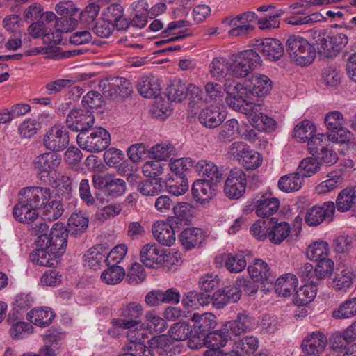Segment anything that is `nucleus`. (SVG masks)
Segmentation results:
<instances>
[{"label": "nucleus", "mask_w": 356, "mask_h": 356, "mask_svg": "<svg viewBox=\"0 0 356 356\" xmlns=\"http://www.w3.org/2000/svg\"><path fill=\"white\" fill-rule=\"evenodd\" d=\"M343 116L341 112L333 111L327 113L324 118V122L327 129V136L343 127Z\"/></svg>", "instance_id": "60"}, {"label": "nucleus", "mask_w": 356, "mask_h": 356, "mask_svg": "<svg viewBox=\"0 0 356 356\" xmlns=\"http://www.w3.org/2000/svg\"><path fill=\"white\" fill-rule=\"evenodd\" d=\"M68 234L66 226L58 222L54 225L49 234L38 236L35 243L38 248H46L55 257H60L65 252Z\"/></svg>", "instance_id": "3"}, {"label": "nucleus", "mask_w": 356, "mask_h": 356, "mask_svg": "<svg viewBox=\"0 0 356 356\" xmlns=\"http://www.w3.org/2000/svg\"><path fill=\"white\" fill-rule=\"evenodd\" d=\"M24 202V197L22 196L19 202L15 205L13 214L17 221L23 223H30L37 219L38 212L33 207H31L28 204L29 202Z\"/></svg>", "instance_id": "28"}, {"label": "nucleus", "mask_w": 356, "mask_h": 356, "mask_svg": "<svg viewBox=\"0 0 356 356\" xmlns=\"http://www.w3.org/2000/svg\"><path fill=\"white\" fill-rule=\"evenodd\" d=\"M204 239V232L197 227H186L178 235V240L185 250L189 251L201 245Z\"/></svg>", "instance_id": "19"}, {"label": "nucleus", "mask_w": 356, "mask_h": 356, "mask_svg": "<svg viewBox=\"0 0 356 356\" xmlns=\"http://www.w3.org/2000/svg\"><path fill=\"white\" fill-rule=\"evenodd\" d=\"M54 316V313L49 307L33 309L28 313L29 321L42 327L48 326Z\"/></svg>", "instance_id": "39"}, {"label": "nucleus", "mask_w": 356, "mask_h": 356, "mask_svg": "<svg viewBox=\"0 0 356 356\" xmlns=\"http://www.w3.org/2000/svg\"><path fill=\"white\" fill-rule=\"evenodd\" d=\"M328 179L322 181L316 187L318 193H326L337 188L343 181V173L341 171L331 172L327 175Z\"/></svg>", "instance_id": "55"}, {"label": "nucleus", "mask_w": 356, "mask_h": 356, "mask_svg": "<svg viewBox=\"0 0 356 356\" xmlns=\"http://www.w3.org/2000/svg\"><path fill=\"white\" fill-rule=\"evenodd\" d=\"M143 313V306L137 302H130L121 308L120 316L122 319L113 321L115 325L121 328L136 327L139 325L142 327L145 323L140 320Z\"/></svg>", "instance_id": "6"}, {"label": "nucleus", "mask_w": 356, "mask_h": 356, "mask_svg": "<svg viewBox=\"0 0 356 356\" xmlns=\"http://www.w3.org/2000/svg\"><path fill=\"white\" fill-rule=\"evenodd\" d=\"M224 90L227 92L228 96H234L240 100H244L247 106L253 104L251 101L248 100V93L249 90L248 88V81L245 82V86L235 81L231 83L227 82L225 84Z\"/></svg>", "instance_id": "48"}, {"label": "nucleus", "mask_w": 356, "mask_h": 356, "mask_svg": "<svg viewBox=\"0 0 356 356\" xmlns=\"http://www.w3.org/2000/svg\"><path fill=\"white\" fill-rule=\"evenodd\" d=\"M258 49L270 60H278L284 54V47L281 42L274 38H264L258 44Z\"/></svg>", "instance_id": "27"}, {"label": "nucleus", "mask_w": 356, "mask_h": 356, "mask_svg": "<svg viewBox=\"0 0 356 356\" xmlns=\"http://www.w3.org/2000/svg\"><path fill=\"white\" fill-rule=\"evenodd\" d=\"M69 134L66 128L54 125L46 134L43 143L47 149L52 152L62 151L69 145Z\"/></svg>", "instance_id": "9"}, {"label": "nucleus", "mask_w": 356, "mask_h": 356, "mask_svg": "<svg viewBox=\"0 0 356 356\" xmlns=\"http://www.w3.org/2000/svg\"><path fill=\"white\" fill-rule=\"evenodd\" d=\"M175 151V147L172 144L161 143L152 146L148 152L152 154L153 159L159 161H165L174 154Z\"/></svg>", "instance_id": "61"}, {"label": "nucleus", "mask_w": 356, "mask_h": 356, "mask_svg": "<svg viewBox=\"0 0 356 356\" xmlns=\"http://www.w3.org/2000/svg\"><path fill=\"white\" fill-rule=\"evenodd\" d=\"M321 163L315 158L307 157L304 159L299 164L297 172L305 177H309L320 170Z\"/></svg>", "instance_id": "59"}, {"label": "nucleus", "mask_w": 356, "mask_h": 356, "mask_svg": "<svg viewBox=\"0 0 356 356\" xmlns=\"http://www.w3.org/2000/svg\"><path fill=\"white\" fill-rule=\"evenodd\" d=\"M298 279L296 275L287 273L277 279L275 283V291L279 296H290L297 287Z\"/></svg>", "instance_id": "31"}, {"label": "nucleus", "mask_w": 356, "mask_h": 356, "mask_svg": "<svg viewBox=\"0 0 356 356\" xmlns=\"http://www.w3.org/2000/svg\"><path fill=\"white\" fill-rule=\"evenodd\" d=\"M198 118L204 127L213 129L220 125L225 117L220 108L211 106L202 109L199 113Z\"/></svg>", "instance_id": "25"}, {"label": "nucleus", "mask_w": 356, "mask_h": 356, "mask_svg": "<svg viewBox=\"0 0 356 356\" xmlns=\"http://www.w3.org/2000/svg\"><path fill=\"white\" fill-rule=\"evenodd\" d=\"M46 248H38L30 254V259L33 263L44 266H54L58 264V259Z\"/></svg>", "instance_id": "43"}, {"label": "nucleus", "mask_w": 356, "mask_h": 356, "mask_svg": "<svg viewBox=\"0 0 356 356\" xmlns=\"http://www.w3.org/2000/svg\"><path fill=\"white\" fill-rule=\"evenodd\" d=\"M106 265L108 268L101 274L102 280L104 283L111 285L120 283L126 275L124 269L118 265H115V264H106Z\"/></svg>", "instance_id": "44"}, {"label": "nucleus", "mask_w": 356, "mask_h": 356, "mask_svg": "<svg viewBox=\"0 0 356 356\" xmlns=\"http://www.w3.org/2000/svg\"><path fill=\"white\" fill-rule=\"evenodd\" d=\"M286 51L291 60L300 66L310 65L316 56L313 45L299 35H291L288 38Z\"/></svg>", "instance_id": "2"}, {"label": "nucleus", "mask_w": 356, "mask_h": 356, "mask_svg": "<svg viewBox=\"0 0 356 356\" xmlns=\"http://www.w3.org/2000/svg\"><path fill=\"white\" fill-rule=\"evenodd\" d=\"M356 279V275L350 268H345L337 273L333 280V287L343 292L350 289Z\"/></svg>", "instance_id": "41"}, {"label": "nucleus", "mask_w": 356, "mask_h": 356, "mask_svg": "<svg viewBox=\"0 0 356 356\" xmlns=\"http://www.w3.org/2000/svg\"><path fill=\"white\" fill-rule=\"evenodd\" d=\"M279 206L278 199L262 195L256 202L255 212L258 216L266 218L274 214L278 210Z\"/></svg>", "instance_id": "34"}, {"label": "nucleus", "mask_w": 356, "mask_h": 356, "mask_svg": "<svg viewBox=\"0 0 356 356\" xmlns=\"http://www.w3.org/2000/svg\"><path fill=\"white\" fill-rule=\"evenodd\" d=\"M194 339L205 338L216 326V317L211 313L199 314L194 313L192 316Z\"/></svg>", "instance_id": "14"}, {"label": "nucleus", "mask_w": 356, "mask_h": 356, "mask_svg": "<svg viewBox=\"0 0 356 356\" xmlns=\"http://www.w3.org/2000/svg\"><path fill=\"white\" fill-rule=\"evenodd\" d=\"M239 134L238 122L235 119L227 120L221 127L220 139L224 141H231Z\"/></svg>", "instance_id": "63"}, {"label": "nucleus", "mask_w": 356, "mask_h": 356, "mask_svg": "<svg viewBox=\"0 0 356 356\" xmlns=\"http://www.w3.org/2000/svg\"><path fill=\"white\" fill-rule=\"evenodd\" d=\"M76 140L82 149L98 153L106 149L111 140L110 134L106 129L97 127L88 131L79 134Z\"/></svg>", "instance_id": "4"}, {"label": "nucleus", "mask_w": 356, "mask_h": 356, "mask_svg": "<svg viewBox=\"0 0 356 356\" xmlns=\"http://www.w3.org/2000/svg\"><path fill=\"white\" fill-rule=\"evenodd\" d=\"M248 271L253 280L273 285L275 277L268 264L262 259H256L252 265L248 266Z\"/></svg>", "instance_id": "23"}, {"label": "nucleus", "mask_w": 356, "mask_h": 356, "mask_svg": "<svg viewBox=\"0 0 356 356\" xmlns=\"http://www.w3.org/2000/svg\"><path fill=\"white\" fill-rule=\"evenodd\" d=\"M356 316V298H349L332 311L335 319H346Z\"/></svg>", "instance_id": "54"}, {"label": "nucleus", "mask_w": 356, "mask_h": 356, "mask_svg": "<svg viewBox=\"0 0 356 356\" xmlns=\"http://www.w3.org/2000/svg\"><path fill=\"white\" fill-rule=\"evenodd\" d=\"M334 205L339 212H346L351 209L356 212V190L350 188L342 190L339 193Z\"/></svg>", "instance_id": "30"}, {"label": "nucleus", "mask_w": 356, "mask_h": 356, "mask_svg": "<svg viewBox=\"0 0 356 356\" xmlns=\"http://www.w3.org/2000/svg\"><path fill=\"white\" fill-rule=\"evenodd\" d=\"M303 181L301 175L296 172L281 177L277 185L282 191L291 193L300 189Z\"/></svg>", "instance_id": "42"}, {"label": "nucleus", "mask_w": 356, "mask_h": 356, "mask_svg": "<svg viewBox=\"0 0 356 356\" xmlns=\"http://www.w3.org/2000/svg\"><path fill=\"white\" fill-rule=\"evenodd\" d=\"M132 88L131 83L124 77H114L109 83V91L111 96L127 97L132 92Z\"/></svg>", "instance_id": "50"}, {"label": "nucleus", "mask_w": 356, "mask_h": 356, "mask_svg": "<svg viewBox=\"0 0 356 356\" xmlns=\"http://www.w3.org/2000/svg\"><path fill=\"white\" fill-rule=\"evenodd\" d=\"M327 138L330 141L346 145L349 149L356 148V141L353 134L343 127L335 131L334 133L328 134Z\"/></svg>", "instance_id": "49"}, {"label": "nucleus", "mask_w": 356, "mask_h": 356, "mask_svg": "<svg viewBox=\"0 0 356 356\" xmlns=\"http://www.w3.org/2000/svg\"><path fill=\"white\" fill-rule=\"evenodd\" d=\"M108 248L103 245L91 248L85 255L87 265L91 268H99L102 264H107Z\"/></svg>", "instance_id": "36"}, {"label": "nucleus", "mask_w": 356, "mask_h": 356, "mask_svg": "<svg viewBox=\"0 0 356 356\" xmlns=\"http://www.w3.org/2000/svg\"><path fill=\"white\" fill-rule=\"evenodd\" d=\"M138 92L145 98L158 97L161 93V85L157 77L153 75L143 76L137 83Z\"/></svg>", "instance_id": "26"}, {"label": "nucleus", "mask_w": 356, "mask_h": 356, "mask_svg": "<svg viewBox=\"0 0 356 356\" xmlns=\"http://www.w3.org/2000/svg\"><path fill=\"white\" fill-rule=\"evenodd\" d=\"M254 319L246 312L238 313L235 320L227 322L224 329L236 336L250 331L254 325Z\"/></svg>", "instance_id": "20"}, {"label": "nucleus", "mask_w": 356, "mask_h": 356, "mask_svg": "<svg viewBox=\"0 0 356 356\" xmlns=\"http://www.w3.org/2000/svg\"><path fill=\"white\" fill-rule=\"evenodd\" d=\"M24 202H29L31 207L40 210L52 197V191L48 187H26L20 191Z\"/></svg>", "instance_id": "10"}, {"label": "nucleus", "mask_w": 356, "mask_h": 356, "mask_svg": "<svg viewBox=\"0 0 356 356\" xmlns=\"http://www.w3.org/2000/svg\"><path fill=\"white\" fill-rule=\"evenodd\" d=\"M78 10L70 3L60 2L58 3L56 6V11L63 17L56 20L57 26H60L59 24H60L61 25H67L74 28L76 25L77 21L71 17L74 15Z\"/></svg>", "instance_id": "35"}, {"label": "nucleus", "mask_w": 356, "mask_h": 356, "mask_svg": "<svg viewBox=\"0 0 356 356\" xmlns=\"http://www.w3.org/2000/svg\"><path fill=\"white\" fill-rule=\"evenodd\" d=\"M329 250V245L326 241H318L308 246L307 257L310 260L321 261L328 257Z\"/></svg>", "instance_id": "53"}, {"label": "nucleus", "mask_w": 356, "mask_h": 356, "mask_svg": "<svg viewBox=\"0 0 356 356\" xmlns=\"http://www.w3.org/2000/svg\"><path fill=\"white\" fill-rule=\"evenodd\" d=\"M172 211L174 216L168 218V221L172 225L186 226L191 224L193 217V207L188 202H177L175 204Z\"/></svg>", "instance_id": "17"}, {"label": "nucleus", "mask_w": 356, "mask_h": 356, "mask_svg": "<svg viewBox=\"0 0 356 356\" xmlns=\"http://www.w3.org/2000/svg\"><path fill=\"white\" fill-rule=\"evenodd\" d=\"M163 182L165 183L167 191L175 196L184 195L188 189V182L186 175H170Z\"/></svg>", "instance_id": "38"}, {"label": "nucleus", "mask_w": 356, "mask_h": 356, "mask_svg": "<svg viewBox=\"0 0 356 356\" xmlns=\"http://www.w3.org/2000/svg\"><path fill=\"white\" fill-rule=\"evenodd\" d=\"M318 284H304L293 296V302L298 306L306 305L311 302L316 296Z\"/></svg>", "instance_id": "45"}, {"label": "nucleus", "mask_w": 356, "mask_h": 356, "mask_svg": "<svg viewBox=\"0 0 356 356\" xmlns=\"http://www.w3.org/2000/svg\"><path fill=\"white\" fill-rule=\"evenodd\" d=\"M145 277L143 266L138 263H134L128 270L127 280L129 284L136 285L143 282Z\"/></svg>", "instance_id": "64"}, {"label": "nucleus", "mask_w": 356, "mask_h": 356, "mask_svg": "<svg viewBox=\"0 0 356 356\" xmlns=\"http://www.w3.org/2000/svg\"><path fill=\"white\" fill-rule=\"evenodd\" d=\"M145 323L143 327H147L149 330H154L155 332L161 333L164 332L168 325L165 321L157 315L155 311H148L145 316Z\"/></svg>", "instance_id": "57"}, {"label": "nucleus", "mask_w": 356, "mask_h": 356, "mask_svg": "<svg viewBox=\"0 0 356 356\" xmlns=\"http://www.w3.org/2000/svg\"><path fill=\"white\" fill-rule=\"evenodd\" d=\"M335 211L334 203L325 202L321 206L309 208L305 216V221L309 226H317L327 218H330Z\"/></svg>", "instance_id": "13"}, {"label": "nucleus", "mask_w": 356, "mask_h": 356, "mask_svg": "<svg viewBox=\"0 0 356 356\" xmlns=\"http://www.w3.org/2000/svg\"><path fill=\"white\" fill-rule=\"evenodd\" d=\"M61 161V156L56 152H47L37 156L33 166L37 170L39 179L46 181L51 172L60 164Z\"/></svg>", "instance_id": "11"}, {"label": "nucleus", "mask_w": 356, "mask_h": 356, "mask_svg": "<svg viewBox=\"0 0 356 356\" xmlns=\"http://www.w3.org/2000/svg\"><path fill=\"white\" fill-rule=\"evenodd\" d=\"M194 169L200 176L207 177L216 183L220 181L222 179V174L218 167L210 161L200 160L194 164Z\"/></svg>", "instance_id": "32"}, {"label": "nucleus", "mask_w": 356, "mask_h": 356, "mask_svg": "<svg viewBox=\"0 0 356 356\" xmlns=\"http://www.w3.org/2000/svg\"><path fill=\"white\" fill-rule=\"evenodd\" d=\"M272 81L264 74H253L248 81L249 93L257 97H263L272 89Z\"/></svg>", "instance_id": "21"}, {"label": "nucleus", "mask_w": 356, "mask_h": 356, "mask_svg": "<svg viewBox=\"0 0 356 356\" xmlns=\"http://www.w3.org/2000/svg\"><path fill=\"white\" fill-rule=\"evenodd\" d=\"M192 194L194 200L201 204H204L211 200L213 195L209 180H197L192 186Z\"/></svg>", "instance_id": "33"}, {"label": "nucleus", "mask_w": 356, "mask_h": 356, "mask_svg": "<svg viewBox=\"0 0 356 356\" xmlns=\"http://www.w3.org/2000/svg\"><path fill=\"white\" fill-rule=\"evenodd\" d=\"M271 218L257 220L250 228L252 236L259 241L270 240Z\"/></svg>", "instance_id": "46"}, {"label": "nucleus", "mask_w": 356, "mask_h": 356, "mask_svg": "<svg viewBox=\"0 0 356 356\" xmlns=\"http://www.w3.org/2000/svg\"><path fill=\"white\" fill-rule=\"evenodd\" d=\"M225 267L233 273H238L243 270L247 265L245 256L243 252L236 254H228L225 255Z\"/></svg>", "instance_id": "56"}, {"label": "nucleus", "mask_w": 356, "mask_h": 356, "mask_svg": "<svg viewBox=\"0 0 356 356\" xmlns=\"http://www.w3.org/2000/svg\"><path fill=\"white\" fill-rule=\"evenodd\" d=\"M315 124L309 120H305L298 123L293 132V138L298 142L305 143L316 133Z\"/></svg>", "instance_id": "47"}, {"label": "nucleus", "mask_w": 356, "mask_h": 356, "mask_svg": "<svg viewBox=\"0 0 356 356\" xmlns=\"http://www.w3.org/2000/svg\"><path fill=\"white\" fill-rule=\"evenodd\" d=\"M94 124L95 117L89 111L72 110L66 118L67 127L79 134L90 131Z\"/></svg>", "instance_id": "7"}, {"label": "nucleus", "mask_w": 356, "mask_h": 356, "mask_svg": "<svg viewBox=\"0 0 356 356\" xmlns=\"http://www.w3.org/2000/svg\"><path fill=\"white\" fill-rule=\"evenodd\" d=\"M229 337V330L224 329L212 330L203 340L209 348L208 350H222V348L225 346Z\"/></svg>", "instance_id": "37"}, {"label": "nucleus", "mask_w": 356, "mask_h": 356, "mask_svg": "<svg viewBox=\"0 0 356 356\" xmlns=\"http://www.w3.org/2000/svg\"><path fill=\"white\" fill-rule=\"evenodd\" d=\"M88 224V216L80 210H76L68 218L66 227L70 236L78 237L87 231Z\"/></svg>", "instance_id": "22"}, {"label": "nucleus", "mask_w": 356, "mask_h": 356, "mask_svg": "<svg viewBox=\"0 0 356 356\" xmlns=\"http://www.w3.org/2000/svg\"><path fill=\"white\" fill-rule=\"evenodd\" d=\"M241 297V291L235 282L234 285L225 286L213 293V306L217 309H222L230 302H236Z\"/></svg>", "instance_id": "18"}, {"label": "nucleus", "mask_w": 356, "mask_h": 356, "mask_svg": "<svg viewBox=\"0 0 356 356\" xmlns=\"http://www.w3.org/2000/svg\"><path fill=\"white\" fill-rule=\"evenodd\" d=\"M170 338L175 341H185L191 339L193 341L195 340L192 326L185 321H179L174 323L168 332Z\"/></svg>", "instance_id": "40"}, {"label": "nucleus", "mask_w": 356, "mask_h": 356, "mask_svg": "<svg viewBox=\"0 0 356 356\" xmlns=\"http://www.w3.org/2000/svg\"><path fill=\"white\" fill-rule=\"evenodd\" d=\"M92 184L97 189H104L108 197L114 198L122 195L126 191V182L124 180L116 178L114 175L99 173L92 176Z\"/></svg>", "instance_id": "5"}, {"label": "nucleus", "mask_w": 356, "mask_h": 356, "mask_svg": "<svg viewBox=\"0 0 356 356\" xmlns=\"http://www.w3.org/2000/svg\"><path fill=\"white\" fill-rule=\"evenodd\" d=\"M270 241L275 245L282 243L291 234L289 223L285 221L278 222L276 218H271Z\"/></svg>", "instance_id": "29"}, {"label": "nucleus", "mask_w": 356, "mask_h": 356, "mask_svg": "<svg viewBox=\"0 0 356 356\" xmlns=\"http://www.w3.org/2000/svg\"><path fill=\"white\" fill-rule=\"evenodd\" d=\"M163 188L161 178H152L140 182L137 190L143 195L154 196L159 194Z\"/></svg>", "instance_id": "51"}, {"label": "nucleus", "mask_w": 356, "mask_h": 356, "mask_svg": "<svg viewBox=\"0 0 356 356\" xmlns=\"http://www.w3.org/2000/svg\"><path fill=\"white\" fill-rule=\"evenodd\" d=\"M246 176L241 168H233L225 181L224 192L231 199H238L245 191Z\"/></svg>", "instance_id": "8"}, {"label": "nucleus", "mask_w": 356, "mask_h": 356, "mask_svg": "<svg viewBox=\"0 0 356 356\" xmlns=\"http://www.w3.org/2000/svg\"><path fill=\"white\" fill-rule=\"evenodd\" d=\"M45 220L54 221L60 218L64 211L63 204L58 200H49L40 209Z\"/></svg>", "instance_id": "58"}, {"label": "nucleus", "mask_w": 356, "mask_h": 356, "mask_svg": "<svg viewBox=\"0 0 356 356\" xmlns=\"http://www.w3.org/2000/svg\"><path fill=\"white\" fill-rule=\"evenodd\" d=\"M260 104H254L253 106V111L250 114L249 119L250 122L255 128L260 131H266L272 132L277 128L276 121L266 115L260 112Z\"/></svg>", "instance_id": "24"}, {"label": "nucleus", "mask_w": 356, "mask_h": 356, "mask_svg": "<svg viewBox=\"0 0 356 356\" xmlns=\"http://www.w3.org/2000/svg\"><path fill=\"white\" fill-rule=\"evenodd\" d=\"M231 63L222 57L214 58L210 65L213 77L223 78L227 73L237 78H244L262 65L259 54L253 49L240 51L231 56Z\"/></svg>", "instance_id": "1"}, {"label": "nucleus", "mask_w": 356, "mask_h": 356, "mask_svg": "<svg viewBox=\"0 0 356 356\" xmlns=\"http://www.w3.org/2000/svg\"><path fill=\"white\" fill-rule=\"evenodd\" d=\"M140 260L147 268H156L168 261V255L163 248L156 244H147L140 250Z\"/></svg>", "instance_id": "15"}, {"label": "nucleus", "mask_w": 356, "mask_h": 356, "mask_svg": "<svg viewBox=\"0 0 356 356\" xmlns=\"http://www.w3.org/2000/svg\"><path fill=\"white\" fill-rule=\"evenodd\" d=\"M188 87L180 79L174 80L167 88L166 94L171 102H181L187 96Z\"/></svg>", "instance_id": "52"}, {"label": "nucleus", "mask_w": 356, "mask_h": 356, "mask_svg": "<svg viewBox=\"0 0 356 356\" xmlns=\"http://www.w3.org/2000/svg\"><path fill=\"white\" fill-rule=\"evenodd\" d=\"M179 228L176 225H172L168 221H157L154 222L152 227V232L155 239L165 246L172 245L175 241V229Z\"/></svg>", "instance_id": "16"}, {"label": "nucleus", "mask_w": 356, "mask_h": 356, "mask_svg": "<svg viewBox=\"0 0 356 356\" xmlns=\"http://www.w3.org/2000/svg\"><path fill=\"white\" fill-rule=\"evenodd\" d=\"M195 161L191 158H181L175 160H170L169 167L173 172L172 175L182 176L186 175L185 172L194 168Z\"/></svg>", "instance_id": "62"}, {"label": "nucleus", "mask_w": 356, "mask_h": 356, "mask_svg": "<svg viewBox=\"0 0 356 356\" xmlns=\"http://www.w3.org/2000/svg\"><path fill=\"white\" fill-rule=\"evenodd\" d=\"M327 345L326 334L320 330L307 332L302 340V352L321 354Z\"/></svg>", "instance_id": "12"}]
</instances>
